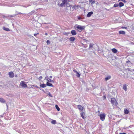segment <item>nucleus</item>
I'll return each mask as SVG.
<instances>
[{"label":"nucleus","instance_id":"obj_1","mask_svg":"<svg viewBox=\"0 0 134 134\" xmlns=\"http://www.w3.org/2000/svg\"><path fill=\"white\" fill-rule=\"evenodd\" d=\"M68 0H62V3L61 4L58 3V5L61 7H65V4H66V5L67 6L68 5Z\"/></svg>","mask_w":134,"mask_h":134},{"label":"nucleus","instance_id":"obj_2","mask_svg":"<svg viewBox=\"0 0 134 134\" xmlns=\"http://www.w3.org/2000/svg\"><path fill=\"white\" fill-rule=\"evenodd\" d=\"M75 27L77 30H80V31L82 30L85 28V27L84 26H81L77 25H75Z\"/></svg>","mask_w":134,"mask_h":134},{"label":"nucleus","instance_id":"obj_3","mask_svg":"<svg viewBox=\"0 0 134 134\" xmlns=\"http://www.w3.org/2000/svg\"><path fill=\"white\" fill-rule=\"evenodd\" d=\"M111 102L112 104L116 106L118 104L117 102L114 98H113L111 99Z\"/></svg>","mask_w":134,"mask_h":134},{"label":"nucleus","instance_id":"obj_4","mask_svg":"<svg viewBox=\"0 0 134 134\" xmlns=\"http://www.w3.org/2000/svg\"><path fill=\"white\" fill-rule=\"evenodd\" d=\"M100 119L102 121L104 120L105 117V114H100L99 115Z\"/></svg>","mask_w":134,"mask_h":134},{"label":"nucleus","instance_id":"obj_5","mask_svg":"<svg viewBox=\"0 0 134 134\" xmlns=\"http://www.w3.org/2000/svg\"><path fill=\"white\" fill-rule=\"evenodd\" d=\"M21 85L24 88H26L27 87L26 84L25 83V82L24 81H22L20 82Z\"/></svg>","mask_w":134,"mask_h":134},{"label":"nucleus","instance_id":"obj_6","mask_svg":"<svg viewBox=\"0 0 134 134\" xmlns=\"http://www.w3.org/2000/svg\"><path fill=\"white\" fill-rule=\"evenodd\" d=\"M9 77L11 78H12L14 76V73L12 72H9Z\"/></svg>","mask_w":134,"mask_h":134},{"label":"nucleus","instance_id":"obj_7","mask_svg":"<svg viewBox=\"0 0 134 134\" xmlns=\"http://www.w3.org/2000/svg\"><path fill=\"white\" fill-rule=\"evenodd\" d=\"M71 33L72 35H75L77 34L76 31L74 30H72L71 31Z\"/></svg>","mask_w":134,"mask_h":134},{"label":"nucleus","instance_id":"obj_8","mask_svg":"<svg viewBox=\"0 0 134 134\" xmlns=\"http://www.w3.org/2000/svg\"><path fill=\"white\" fill-rule=\"evenodd\" d=\"M46 86H51L52 87H53V85L49 82V80H48L47 82V83L46 84Z\"/></svg>","mask_w":134,"mask_h":134},{"label":"nucleus","instance_id":"obj_9","mask_svg":"<svg viewBox=\"0 0 134 134\" xmlns=\"http://www.w3.org/2000/svg\"><path fill=\"white\" fill-rule=\"evenodd\" d=\"M77 107L81 111L83 109V107L81 105H78Z\"/></svg>","mask_w":134,"mask_h":134},{"label":"nucleus","instance_id":"obj_10","mask_svg":"<svg viewBox=\"0 0 134 134\" xmlns=\"http://www.w3.org/2000/svg\"><path fill=\"white\" fill-rule=\"evenodd\" d=\"M70 41L72 42H74L75 40V38L74 37H71L69 38Z\"/></svg>","mask_w":134,"mask_h":134},{"label":"nucleus","instance_id":"obj_11","mask_svg":"<svg viewBox=\"0 0 134 134\" xmlns=\"http://www.w3.org/2000/svg\"><path fill=\"white\" fill-rule=\"evenodd\" d=\"M123 89L125 91H126L127 90V85L126 84H124L123 86Z\"/></svg>","mask_w":134,"mask_h":134},{"label":"nucleus","instance_id":"obj_12","mask_svg":"<svg viewBox=\"0 0 134 134\" xmlns=\"http://www.w3.org/2000/svg\"><path fill=\"white\" fill-rule=\"evenodd\" d=\"M93 12H88L87 14V16L88 17H90L91 15L93 14Z\"/></svg>","mask_w":134,"mask_h":134},{"label":"nucleus","instance_id":"obj_13","mask_svg":"<svg viewBox=\"0 0 134 134\" xmlns=\"http://www.w3.org/2000/svg\"><path fill=\"white\" fill-rule=\"evenodd\" d=\"M73 71L74 72H76V74H77L76 75L77 77H80V75L78 72H77V71L75 70H73Z\"/></svg>","mask_w":134,"mask_h":134},{"label":"nucleus","instance_id":"obj_14","mask_svg":"<svg viewBox=\"0 0 134 134\" xmlns=\"http://www.w3.org/2000/svg\"><path fill=\"white\" fill-rule=\"evenodd\" d=\"M111 51H112L114 53H117L118 51V50L116 49H115V48L112 49H111Z\"/></svg>","mask_w":134,"mask_h":134},{"label":"nucleus","instance_id":"obj_15","mask_svg":"<svg viewBox=\"0 0 134 134\" xmlns=\"http://www.w3.org/2000/svg\"><path fill=\"white\" fill-rule=\"evenodd\" d=\"M3 29L6 31H10V29L8 28H6L5 27H3Z\"/></svg>","mask_w":134,"mask_h":134},{"label":"nucleus","instance_id":"obj_16","mask_svg":"<svg viewBox=\"0 0 134 134\" xmlns=\"http://www.w3.org/2000/svg\"><path fill=\"white\" fill-rule=\"evenodd\" d=\"M22 14V13H21L20 12V13H18V14H13V15H9V16L10 17H15V16H16L17 15H18L19 14Z\"/></svg>","mask_w":134,"mask_h":134},{"label":"nucleus","instance_id":"obj_17","mask_svg":"<svg viewBox=\"0 0 134 134\" xmlns=\"http://www.w3.org/2000/svg\"><path fill=\"white\" fill-rule=\"evenodd\" d=\"M94 45V44H93L90 43V44L89 48L93 50V48L94 47H93Z\"/></svg>","mask_w":134,"mask_h":134},{"label":"nucleus","instance_id":"obj_18","mask_svg":"<svg viewBox=\"0 0 134 134\" xmlns=\"http://www.w3.org/2000/svg\"><path fill=\"white\" fill-rule=\"evenodd\" d=\"M89 3H91V4H93L95 3V1L94 0H89Z\"/></svg>","mask_w":134,"mask_h":134},{"label":"nucleus","instance_id":"obj_19","mask_svg":"<svg viewBox=\"0 0 134 134\" xmlns=\"http://www.w3.org/2000/svg\"><path fill=\"white\" fill-rule=\"evenodd\" d=\"M85 114L84 112H82L80 113V115L81 116L82 118V119H84L85 118V117L84 115Z\"/></svg>","mask_w":134,"mask_h":134},{"label":"nucleus","instance_id":"obj_20","mask_svg":"<svg viewBox=\"0 0 134 134\" xmlns=\"http://www.w3.org/2000/svg\"><path fill=\"white\" fill-rule=\"evenodd\" d=\"M129 113V110L127 109H125L124 110V113L125 114H128Z\"/></svg>","mask_w":134,"mask_h":134},{"label":"nucleus","instance_id":"obj_21","mask_svg":"<svg viewBox=\"0 0 134 134\" xmlns=\"http://www.w3.org/2000/svg\"><path fill=\"white\" fill-rule=\"evenodd\" d=\"M119 33L120 34L124 35L125 34V31H120Z\"/></svg>","mask_w":134,"mask_h":134},{"label":"nucleus","instance_id":"obj_22","mask_svg":"<svg viewBox=\"0 0 134 134\" xmlns=\"http://www.w3.org/2000/svg\"><path fill=\"white\" fill-rule=\"evenodd\" d=\"M0 102L2 103H4L5 102V101L3 98H0Z\"/></svg>","mask_w":134,"mask_h":134},{"label":"nucleus","instance_id":"obj_23","mask_svg":"<svg viewBox=\"0 0 134 134\" xmlns=\"http://www.w3.org/2000/svg\"><path fill=\"white\" fill-rule=\"evenodd\" d=\"M124 5V4L122 2H120L119 3V6L120 7H121Z\"/></svg>","mask_w":134,"mask_h":134},{"label":"nucleus","instance_id":"obj_24","mask_svg":"<svg viewBox=\"0 0 134 134\" xmlns=\"http://www.w3.org/2000/svg\"><path fill=\"white\" fill-rule=\"evenodd\" d=\"M46 86V84H40V86L41 87L44 88Z\"/></svg>","mask_w":134,"mask_h":134},{"label":"nucleus","instance_id":"obj_25","mask_svg":"<svg viewBox=\"0 0 134 134\" xmlns=\"http://www.w3.org/2000/svg\"><path fill=\"white\" fill-rule=\"evenodd\" d=\"M111 78V76H108L105 77V80L106 81L108 80Z\"/></svg>","mask_w":134,"mask_h":134},{"label":"nucleus","instance_id":"obj_26","mask_svg":"<svg viewBox=\"0 0 134 134\" xmlns=\"http://www.w3.org/2000/svg\"><path fill=\"white\" fill-rule=\"evenodd\" d=\"M55 107L58 111H59L60 110V108H59L58 106L57 105H55Z\"/></svg>","mask_w":134,"mask_h":134},{"label":"nucleus","instance_id":"obj_27","mask_svg":"<svg viewBox=\"0 0 134 134\" xmlns=\"http://www.w3.org/2000/svg\"><path fill=\"white\" fill-rule=\"evenodd\" d=\"M69 34H70V32H65L64 34V35L67 36H68V35Z\"/></svg>","mask_w":134,"mask_h":134},{"label":"nucleus","instance_id":"obj_28","mask_svg":"<svg viewBox=\"0 0 134 134\" xmlns=\"http://www.w3.org/2000/svg\"><path fill=\"white\" fill-rule=\"evenodd\" d=\"M51 123L53 124H55L56 121L55 120H53L51 121Z\"/></svg>","mask_w":134,"mask_h":134},{"label":"nucleus","instance_id":"obj_29","mask_svg":"<svg viewBox=\"0 0 134 134\" xmlns=\"http://www.w3.org/2000/svg\"><path fill=\"white\" fill-rule=\"evenodd\" d=\"M118 6H119V4L117 3H115L113 7H118Z\"/></svg>","mask_w":134,"mask_h":134},{"label":"nucleus","instance_id":"obj_30","mask_svg":"<svg viewBox=\"0 0 134 134\" xmlns=\"http://www.w3.org/2000/svg\"><path fill=\"white\" fill-rule=\"evenodd\" d=\"M46 43L48 44H50V42L49 40H47L46 41Z\"/></svg>","mask_w":134,"mask_h":134},{"label":"nucleus","instance_id":"obj_31","mask_svg":"<svg viewBox=\"0 0 134 134\" xmlns=\"http://www.w3.org/2000/svg\"><path fill=\"white\" fill-rule=\"evenodd\" d=\"M48 79V76H46L45 78V79L47 81H48V80H49Z\"/></svg>","mask_w":134,"mask_h":134},{"label":"nucleus","instance_id":"obj_32","mask_svg":"<svg viewBox=\"0 0 134 134\" xmlns=\"http://www.w3.org/2000/svg\"><path fill=\"white\" fill-rule=\"evenodd\" d=\"M119 1H122L125 3H126V1L125 0H119Z\"/></svg>","mask_w":134,"mask_h":134},{"label":"nucleus","instance_id":"obj_33","mask_svg":"<svg viewBox=\"0 0 134 134\" xmlns=\"http://www.w3.org/2000/svg\"><path fill=\"white\" fill-rule=\"evenodd\" d=\"M35 12L34 11H31V12H30L29 13V14H31V15H32V14H33Z\"/></svg>","mask_w":134,"mask_h":134},{"label":"nucleus","instance_id":"obj_34","mask_svg":"<svg viewBox=\"0 0 134 134\" xmlns=\"http://www.w3.org/2000/svg\"><path fill=\"white\" fill-rule=\"evenodd\" d=\"M72 8H73L75 9H76V5H74L72 7Z\"/></svg>","mask_w":134,"mask_h":134},{"label":"nucleus","instance_id":"obj_35","mask_svg":"<svg viewBox=\"0 0 134 134\" xmlns=\"http://www.w3.org/2000/svg\"><path fill=\"white\" fill-rule=\"evenodd\" d=\"M42 79V76H40L39 77L38 79L39 80H41Z\"/></svg>","mask_w":134,"mask_h":134},{"label":"nucleus","instance_id":"obj_36","mask_svg":"<svg viewBox=\"0 0 134 134\" xmlns=\"http://www.w3.org/2000/svg\"><path fill=\"white\" fill-rule=\"evenodd\" d=\"M49 82H52L53 83L54 82V81L53 80H51V79H49Z\"/></svg>","mask_w":134,"mask_h":134},{"label":"nucleus","instance_id":"obj_37","mask_svg":"<svg viewBox=\"0 0 134 134\" xmlns=\"http://www.w3.org/2000/svg\"><path fill=\"white\" fill-rule=\"evenodd\" d=\"M48 96L51 97H52V96L51 95V94L50 92L48 93Z\"/></svg>","mask_w":134,"mask_h":134},{"label":"nucleus","instance_id":"obj_38","mask_svg":"<svg viewBox=\"0 0 134 134\" xmlns=\"http://www.w3.org/2000/svg\"><path fill=\"white\" fill-rule=\"evenodd\" d=\"M126 63H131L130 61L129 60H128L126 62Z\"/></svg>","mask_w":134,"mask_h":134},{"label":"nucleus","instance_id":"obj_39","mask_svg":"<svg viewBox=\"0 0 134 134\" xmlns=\"http://www.w3.org/2000/svg\"><path fill=\"white\" fill-rule=\"evenodd\" d=\"M106 98V96H104L103 97V99H105Z\"/></svg>","mask_w":134,"mask_h":134},{"label":"nucleus","instance_id":"obj_40","mask_svg":"<svg viewBox=\"0 0 134 134\" xmlns=\"http://www.w3.org/2000/svg\"><path fill=\"white\" fill-rule=\"evenodd\" d=\"M78 18L79 20H81L82 19V18L80 16L78 17Z\"/></svg>","mask_w":134,"mask_h":134},{"label":"nucleus","instance_id":"obj_41","mask_svg":"<svg viewBox=\"0 0 134 134\" xmlns=\"http://www.w3.org/2000/svg\"><path fill=\"white\" fill-rule=\"evenodd\" d=\"M39 34V33H37V34H34V35L35 36H36L38 34Z\"/></svg>","mask_w":134,"mask_h":134},{"label":"nucleus","instance_id":"obj_42","mask_svg":"<svg viewBox=\"0 0 134 134\" xmlns=\"http://www.w3.org/2000/svg\"><path fill=\"white\" fill-rule=\"evenodd\" d=\"M127 70L129 71H131V69L130 68H127Z\"/></svg>","mask_w":134,"mask_h":134},{"label":"nucleus","instance_id":"obj_43","mask_svg":"<svg viewBox=\"0 0 134 134\" xmlns=\"http://www.w3.org/2000/svg\"><path fill=\"white\" fill-rule=\"evenodd\" d=\"M119 134H126V133H125V132H123V133H120Z\"/></svg>","mask_w":134,"mask_h":134},{"label":"nucleus","instance_id":"obj_44","mask_svg":"<svg viewBox=\"0 0 134 134\" xmlns=\"http://www.w3.org/2000/svg\"><path fill=\"white\" fill-rule=\"evenodd\" d=\"M121 28H122V29H123V28H127L125 27H124V26H122V27H121Z\"/></svg>","mask_w":134,"mask_h":134},{"label":"nucleus","instance_id":"obj_45","mask_svg":"<svg viewBox=\"0 0 134 134\" xmlns=\"http://www.w3.org/2000/svg\"><path fill=\"white\" fill-rule=\"evenodd\" d=\"M36 86V87H37V88H39V89H40V90H41V87H40V88H39V87H37V86Z\"/></svg>","mask_w":134,"mask_h":134},{"label":"nucleus","instance_id":"obj_46","mask_svg":"<svg viewBox=\"0 0 134 134\" xmlns=\"http://www.w3.org/2000/svg\"><path fill=\"white\" fill-rule=\"evenodd\" d=\"M105 9H106V10H107V11H109V9H107V8H105Z\"/></svg>","mask_w":134,"mask_h":134},{"label":"nucleus","instance_id":"obj_47","mask_svg":"<svg viewBox=\"0 0 134 134\" xmlns=\"http://www.w3.org/2000/svg\"><path fill=\"white\" fill-rule=\"evenodd\" d=\"M18 13H19L18 12H17V11L16 12V14H18Z\"/></svg>","mask_w":134,"mask_h":134},{"label":"nucleus","instance_id":"obj_48","mask_svg":"<svg viewBox=\"0 0 134 134\" xmlns=\"http://www.w3.org/2000/svg\"><path fill=\"white\" fill-rule=\"evenodd\" d=\"M52 77V76H49V78H51Z\"/></svg>","mask_w":134,"mask_h":134},{"label":"nucleus","instance_id":"obj_49","mask_svg":"<svg viewBox=\"0 0 134 134\" xmlns=\"http://www.w3.org/2000/svg\"><path fill=\"white\" fill-rule=\"evenodd\" d=\"M45 35H47V33H46L45 34Z\"/></svg>","mask_w":134,"mask_h":134},{"label":"nucleus","instance_id":"obj_50","mask_svg":"<svg viewBox=\"0 0 134 134\" xmlns=\"http://www.w3.org/2000/svg\"><path fill=\"white\" fill-rule=\"evenodd\" d=\"M106 57H108V56H107V55H104Z\"/></svg>","mask_w":134,"mask_h":134},{"label":"nucleus","instance_id":"obj_51","mask_svg":"<svg viewBox=\"0 0 134 134\" xmlns=\"http://www.w3.org/2000/svg\"><path fill=\"white\" fill-rule=\"evenodd\" d=\"M69 6H70V7H71H71L72 6V5H69Z\"/></svg>","mask_w":134,"mask_h":134},{"label":"nucleus","instance_id":"obj_52","mask_svg":"<svg viewBox=\"0 0 134 134\" xmlns=\"http://www.w3.org/2000/svg\"><path fill=\"white\" fill-rule=\"evenodd\" d=\"M98 113H99L100 112V111L99 110H98Z\"/></svg>","mask_w":134,"mask_h":134},{"label":"nucleus","instance_id":"obj_53","mask_svg":"<svg viewBox=\"0 0 134 134\" xmlns=\"http://www.w3.org/2000/svg\"><path fill=\"white\" fill-rule=\"evenodd\" d=\"M106 52V53H107V52ZM107 53H107L108 54H109V52H107Z\"/></svg>","mask_w":134,"mask_h":134},{"label":"nucleus","instance_id":"obj_54","mask_svg":"<svg viewBox=\"0 0 134 134\" xmlns=\"http://www.w3.org/2000/svg\"><path fill=\"white\" fill-rule=\"evenodd\" d=\"M17 76V75H16V76H16H16Z\"/></svg>","mask_w":134,"mask_h":134},{"label":"nucleus","instance_id":"obj_55","mask_svg":"<svg viewBox=\"0 0 134 134\" xmlns=\"http://www.w3.org/2000/svg\"><path fill=\"white\" fill-rule=\"evenodd\" d=\"M17 76V75H16V76H16H16Z\"/></svg>","mask_w":134,"mask_h":134},{"label":"nucleus","instance_id":"obj_56","mask_svg":"<svg viewBox=\"0 0 134 134\" xmlns=\"http://www.w3.org/2000/svg\"><path fill=\"white\" fill-rule=\"evenodd\" d=\"M133 71H134V69H133Z\"/></svg>","mask_w":134,"mask_h":134},{"label":"nucleus","instance_id":"obj_57","mask_svg":"<svg viewBox=\"0 0 134 134\" xmlns=\"http://www.w3.org/2000/svg\"><path fill=\"white\" fill-rule=\"evenodd\" d=\"M7 105V107H8V105Z\"/></svg>","mask_w":134,"mask_h":134}]
</instances>
